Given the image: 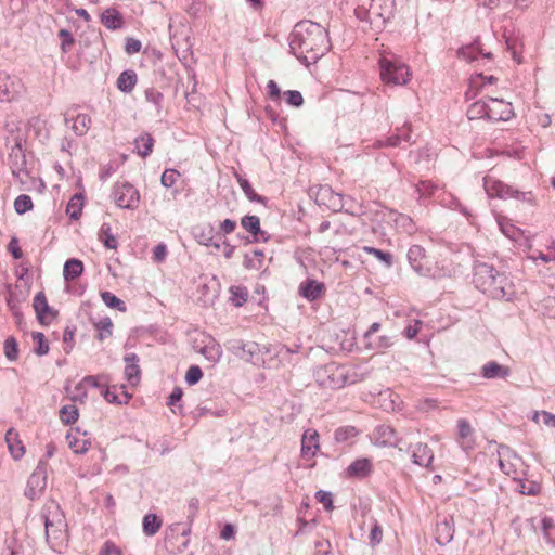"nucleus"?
I'll list each match as a JSON object with an SVG mask.
<instances>
[{"instance_id": "nucleus-50", "label": "nucleus", "mask_w": 555, "mask_h": 555, "mask_svg": "<svg viewBox=\"0 0 555 555\" xmlns=\"http://www.w3.org/2000/svg\"><path fill=\"white\" fill-rule=\"evenodd\" d=\"M4 354L10 361H16L18 358V345L14 337H9L4 341Z\"/></svg>"}, {"instance_id": "nucleus-44", "label": "nucleus", "mask_w": 555, "mask_h": 555, "mask_svg": "<svg viewBox=\"0 0 555 555\" xmlns=\"http://www.w3.org/2000/svg\"><path fill=\"white\" fill-rule=\"evenodd\" d=\"M101 298L104 301V304L112 309H116L121 312H125L127 310L126 304L111 292H102Z\"/></svg>"}, {"instance_id": "nucleus-12", "label": "nucleus", "mask_w": 555, "mask_h": 555, "mask_svg": "<svg viewBox=\"0 0 555 555\" xmlns=\"http://www.w3.org/2000/svg\"><path fill=\"white\" fill-rule=\"evenodd\" d=\"M455 441L457 446L466 453L469 454L476 448L475 428L466 418H459L456 422V436Z\"/></svg>"}, {"instance_id": "nucleus-33", "label": "nucleus", "mask_w": 555, "mask_h": 555, "mask_svg": "<svg viewBox=\"0 0 555 555\" xmlns=\"http://www.w3.org/2000/svg\"><path fill=\"white\" fill-rule=\"evenodd\" d=\"M83 208V197L81 194H75L70 197L66 206V214L70 219L78 220Z\"/></svg>"}, {"instance_id": "nucleus-19", "label": "nucleus", "mask_w": 555, "mask_h": 555, "mask_svg": "<svg viewBox=\"0 0 555 555\" xmlns=\"http://www.w3.org/2000/svg\"><path fill=\"white\" fill-rule=\"evenodd\" d=\"M499 454V466L501 470L506 475H513L516 473V464L513 462H519L520 459L508 448V447H501L498 451Z\"/></svg>"}, {"instance_id": "nucleus-8", "label": "nucleus", "mask_w": 555, "mask_h": 555, "mask_svg": "<svg viewBox=\"0 0 555 555\" xmlns=\"http://www.w3.org/2000/svg\"><path fill=\"white\" fill-rule=\"evenodd\" d=\"M113 197L120 208L133 209L140 202L139 191L129 182H117L114 186Z\"/></svg>"}, {"instance_id": "nucleus-31", "label": "nucleus", "mask_w": 555, "mask_h": 555, "mask_svg": "<svg viewBox=\"0 0 555 555\" xmlns=\"http://www.w3.org/2000/svg\"><path fill=\"white\" fill-rule=\"evenodd\" d=\"M360 434V430L352 425H345L338 427L334 433V439L338 443L348 442L356 439Z\"/></svg>"}, {"instance_id": "nucleus-43", "label": "nucleus", "mask_w": 555, "mask_h": 555, "mask_svg": "<svg viewBox=\"0 0 555 555\" xmlns=\"http://www.w3.org/2000/svg\"><path fill=\"white\" fill-rule=\"evenodd\" d=\"M99 240L104 244L106 248L116 249L118 242L115 235L112 233L109 225L103 224L99 231Z\"/></svg>"}, {"instance_id": "nucleus-11", "label": "nucleus", "mask_w": 555, "mask_h": 555, "mask_svg": "<svg viewBox=\"0 0 555 555\" xmlns=\"http://www.w3.org/2000/svg\"><path fill=\"white\" fill-rule=\"evenodd\" d=\"M33 309L36 313L37 321L42 326H49L59 317V311L51 307L43 292H39L33 299Z\"/></svg>"}, {"instance_id": "nucleus-26", "label": "nucleus", "mask_w": 555, "mask_h": 555, "mask_svg": "<svg viewBox=\"0 0 555 555\" xmlns=\"http://www.w3.org/2000/svg\"><path fill=\"white\" fill-rule=\"evenodd\" d=\"M201 353L212 364L217 363L222 356L221 346L212 338H208V341L201 349Z\"/></svg>"}, {"instance_id": "nucleus-60", "label": "nucleus", "mask_w": 555, "mask_h": 555, "mask_svg": "<svg viewBox=\"0 0 555 555\" xmlns=\"http://www.w3.org/2000/svg\"><path fill=\"white\" fill-rule=\"evenodd\" d=\"M8 250L11 253L14 259H21L23 257V251L18 245V240L16 237H12L9 245Z\"/></svg>"}, {"instance_id": "nucleus-48", "label": "nucleus", "mask_w": 555, "mask_h": 555, "mask_svg": "<svg viewBox=\"0 0 555 555\" xmlns=\"http://www.w3.org/2000/svg\"><path fill=\"white\" fill-rule=\"evenodd\" d=\"M34 207L30 196L22 194L18 195L14 201V209L18 215H23Z\"/></svg>"}, {"instance_id": "nucleus-35", "label": "nucleus", "mask_w": 555, "mask_h": 555, "mask_svg": "<svg viewBox=\"0 0 555 555\" xmlns=\"http://www.w3.org/2000/svg\"><path fill=\"white\" fill-rule=\"evenodd\" d=\"M318 201L330 208L335 209L340 204V196L334 194L330 188H321L318 193Z\"/></svg>"}, {"instance_id": "nucleus-28", "label": "nucleus", "mask_w": 555, "mask_h": 555, "mask_svg": "<svg viewBox=\"0 0 555 555\" xmlns=\"http://www.w3.org/2000/svg\"><path fill=\"white\" fill-rule=\"evenodd\" d=\"M83 272V263L79 259H69L64 264L63 275L66 281H74Z\"/></svg>"}, {"instance_id": "nucleus-14", "label": "nucleus", "mask_w": 555, "mask_h": 555, "mask_svg": "<svg viewBox=\"0 0 555 555\" xmlns=\"http://www.w3.org/2000/svg\"><path fill=\"white\" fill-rule=\"evenodd\" d=\"M489 119L495 121H507L514 117L512 103L498 98L488 100Z\"/></svg>"}, {"instance_id": "nucleus-21", "label": "nucleus", "mask_w": 555, "mask_h": 555, "mask_svg": "<svg viewBox=\"0 0 555 555\" xmlns=\"http://www.w3.org/2000/svg\"><path fill=\"white\" fill-rule=\"evenodd\" d=\"M372 463L369 459H357L347 467V475L349 477L363 478L371 474Z\"/></svg>"}, {"instance_id": "nucleus-4", "label": "nucleus", "mask_w": 555, "mask_h": 555, "mask_svg": "<svg viewBox=\"0 0 555 555\" xmlns=\"http://www.w3.org/2000/svg\"><path fill=\"white\" fill-rule=\"evenodd\" d=\"M380 79L386 85L401 86L411 79V72L406 64L390 54H383L378 61Z\"/></svg>"}, {"instance_id": "nucleus-46", "label": "nucleus", "mask_w": 555, "mask_h": 555, "mask_svg": "<svg viewBox=\"0 0 555 555\" xmlns=\"http://www.w3.org/2000/svg\"><path fill=\"white\" fill-rule=\"evenodd\" d=\"M98 333H99V339L103 340L112 335L113 332V322L108 317L100 319L94 324Z\"/></svg>"}, {"instance_id": "nucleus-64", "label": "nucleus", "mask_w": 555, "mask_h": 555, "mask_svg": "<svg viewBox=\"0 0 555 555\" xmlns=\"http://www.w3.org/2000/svg\"><path fill=\"white\" fill-rule=\"evenodd\" d=\"M219 229L223 234H231L236 229V222L231 219H225L220 223Z\"/></svg>"}, {"instance_id": "nucleus-2", "label": "nucleus", "mask_w": 555, "mask_h": 555, "mask_svg": "<svg viewBox=\"0 0 555 555\" xmlns=\"http://www.w3.org/2000/svg\"><path fill=\"white\" fill-rule=\"evenodd\" d=\"M473 283L481 293L496 300L512 301L516 295L513 281L486 262L475 263Z\"/></svg>"}, {"instance_id": "nucleus-15", "label": "nucleus", "mask_w": 555, "mask_h": 555, "mask_svg": "<svg viewBox=\"0 0 555 555\" xmlns=\"http://www.w3.org/2000/svg\"><path fill=\"white\" fill-rule=\"evenodd\" d=\"M320 450L319 433L313 428L305 430L301 438V457L311 461Z\"/></svg>"}, {"instance_id": "nucleus-36", "label": "nucleus", "mask_w": 555, "mask_h": 555, "mask_svg": "<svg viewBox=\"0 0 555 555\" xmlns=\"http://www.w3.org/2000/svg\"><path fill=\"white\" fill-rule=\"evenodd\" d=\"M102 23L109 29H117L122 25V17L115 9H107L102 14Z\"/></svg>"}, {"instance_id": "nucleus-56", "label": "nucleus", "mask_w": 555, "mask_h": 555, "mask_svg": "<svg viewBox=\"0 0 555 555\" xmlns=\"http://www.w3.org/2000/svg\"><path fill=\"white\" fill-rule=\"evenodd\" d=\"M202 377H203V373H202V370L199 369V366L192 365L186 371L185 382L189 385H195L196 383H198L201 380Z\"/></svg>"}, {"instance_id": "nucleus-29", "label": "nucleus", "mask_w": 555, "mask_h": 555, "mask_svg": "<svg viewBox=\"0 0 555 555\" xmlns=\"http://www.w3.org/2000/svg\"><path fill=\"white\" fill-rule=\"evenodd\" d=\"M376 441L380 446H393L398 447L401 450V447L399 446V442L397 441L395 437V430L389 426H380L377 428L376 431Z\"/></svg>"}, {"instance_id": "nucleus-20", "label": "nucleus", "mask_w": 555, "mask_h": 555, "mask_svg": "<svg viewBox=\"0 0 555 555\" xmlns=\"http://www.w3.org/2000/svg\"><path fill=\"white\" fill-rule=\"evenodd\" d=\"M125 362H126L125 377L131 385H133V386L138 385L139 380H140V375H141V370L138 364V362H139L138 356L134 353L128 354L125 358Z\"/></svg>"}, {"instance_id": "nucleus-18", "label": "nucleus", "mask_w": 555, "mask_h": 555, "mask_svg": "<svg viewBox=\"0 0 555 555\" xmlns=\"http://www.w3.org/2000/svg\"><path fill=\"white\" fill-rule=\"evenodd\" d=\"M5 443L11 456L18 461L26 453V447L14 428H10L5 434Z\"/></svg>"}, {"instance_id": "nucleus-49", "label": "nucleus", "mask_w": 555, "mask_h": 555, "mask_svg": "<svg viewBox=\"0 0 555 555\" xmlns=\"http://www.w3.org/2000/svg\"><path fill=\"white\" fill-rule=\"evenodd\" d=\"M436 540L441 545H446L451 542V530L447 521L437 525Z\"/></svg>"}, {"instance_id": "nucleus-23", "label": "nucleus", "mask_w": 555, "mask_h": 555, "mask_svg": "<svg viewBox=\"0 0 555 555\" xmlns=\"http://www.w3.org/2000/svg\"><path fill=\"white\" fill-rule=\"evenodd\" d=\"M324 292V285L315 280H308L300 284L299 293L308 300H315Z\"/></svg>"}, {"instance_id": "nucleus-24", "label": "nucleus", "mask_w": 555, "mask_h": 555, "mask_svg": "<svg viewBox=\"0 0 555 555\" xmlns=\"http://www.w3.org/2000/svg\"><path fill=\"white\" fill-rule=\"evenodd\" d=\"M498 223H499V227H500V230L502 231V233L506 237H508L509 240H512L514 242H519L524 237V235H525L524 230H521L520 228H517L516 225H514L505 217L500 218L498 220Z\"/></svg>"}, {"instance_id": "nucleus-37", "label": "nucleus", "mask_w": 555, "mask_h": 555, "mask_svg": "<svg viewBox=\"0 0 555 555\" xmlns=\"http://www.w3.org/2000/svg\"><path fill=\"white\" fill-rule=\"evenodd\" d=\"M468 119L488 118V102L477 101L473 103L467 109Z\"/></svg>"}, {"instance_id": "nucleus-32", "label": "nucleus", "mask_w": 555, "mask_h": 555, "mask_svg": "<svg viewBox=\"0 0 555 555\" xmlns=\"http://www.w3.org/2000/svg\"><path fill=\"white\" fill-rule=\"evenodd\" d=\"M117 387H112V388H107L105 389L103 396L105 398V400L109 403H117V404H127L129 402V400L131 399V395L128 393L126 390H125V387L122 386L121 387V392L120 395L117 392Z\"/></svg>"}, {"instance_id": "nucleus-39", "label": "nucleus", "mask_w": 555, "mask_h": 555, "mask_svg": "<svg viewBox=\"0 0 555 555\" xmlns=\"http://www.w3.org/2000/svg\"><path fill=\"white\" fill-rule=\"evenodd\" d=\"M78 416H79L78 408L74 403L66 404V405L62 406L60 410V420L65 425H70V424L76 423V421L78 420Z\"/></svg>"}, {"instance_id": "nucleus-16", "label": "nucleus", "mask_w": 555, "mask_h": 555, "mask_svg": "<svg viewBox=\"0 0 555 555\" xmlns=\"http://www.w3.org/2000/svg\"><path fill=\"white\" fill-rule=\"evenodd\" d=\"M242 228L251 234L253 242H268L270 235L261 229L260 218L255 215H246L241 219Z\"/></svg>"}, {"instance_id": "nucleus-30", "label": "nucleus", "mask_w": 555, "mask_h": 555, "mask_svg": "<svg viewBox=\"0 0 555 555\" xmlns=\"http://www.w3.org/2000/svg\"><path fill=\"white\" fill-rule=\"evenodd\" d=\"M134 145L137 153L144 158L152 153L154 139L150 133H143L134 140Z\"/></svg>"}, {"instance_id": "nucleus-3", "label": "nucleus", "mask_w": 555, "mask_h": 555, "mask_svg": "<svg viewBox=\"0 0 555 555\" xmlns=\"http://www.w3.org/2000/svg\"><path fill=\"white\" fill-rule=\"evenodd\" d=\"M395 12V0H369L359 4L354 13L361 21H366L372 29L380 30L391 20Z\"/></svg>"}, {"instance_id": "nucleus-62", "label": "nucleus", "mask_w": 555, "mask_h": 555, "mask_svg": "<svg viewBox=\"0 0 555 555\" xmlns=\"http://www.w3.org/2000/svg\"><path fill=\"white\" fill-rule=\"evenodd\" d=\"M268 95L272 101H276L281 96V90L274 80H269L267 85Z\"/></svg>"}, {"instance_id": "nucleus-13", "label": "nucleus", "mask_w": 555, "mask_h": 555, "mask_svg": "<svg viewBox=\"0 0 555 555\" xmlns=\"http://www.w3.org/2000/svg\"><path fill=\"white\" fill-rule=\"evenodd\" d=\"M457 57L467 63H475L480 61H491L493 55L491 52H485L480 40L476 39L472 43L460 48L457 50Z\"/></svg>"}, {"instance_id": "nucleus-61", "label": "nucleus", "mask_w": 555, "mask_h": 555, "mask_svg": "<svg viewBox=\"0 0 555 555\" xmlns=\"http://www.w3.org/2000/svg\"><path fill=\"white\" fill-rule=\"evenodd\" d=\"M101 550L103 555H122V551L112 541H106Z\"/></svg>"}, {"instance_id": "nucleus-17", "label": "nucleus", "mask_w": 555, "mask_h": 555, "mask_svg": "<svg viewBox=\"0 0 555 555\" xmlns=\"http://www.w3.org/2000/svg\"><path fill=\"white\" fill-rule=\"evenodd\" d=\"M66 441L69 449L76 454H85L91 447V440L87 437V433H81L78 428L67 433Z\"/></svg>"}, {"instance_id": "nucleus-5", "label": "nucleus", "mask_w": 555, "mask_h": 555, "mask_svg": "<svg viewBox=\"0 0 555 555\" xmlns=\"http://www.w3.org/2000/svg\"><path fill=\"white\" fill-rule=\"evenodd\" d=\"M46 535L51 547L60 550L66 542V522L64 516L55 506L53 513H50L44 518Z\"/></svg>"}, {"instance_id": "nucleus-52", "label": "nucleus", "mask_w": 555, "mask_h": 555, "mask_svg": "<svg viewBox=\"0 0 555 555\" xmlns=\"http://www.w3.org/2000/svg\"><path fill=\"white\" fill-rule=\"evenodd\" d=\"M254 257L257 260V263H255V260L249 258L247 255L245 256V267L247 269H260L263 264L264 259V253L262 250L256 249L253 253Z\"/></svg>"}, {"instance_id": "nucleus-10", "label": "nucleus", "mask_w": 555, "mask_h": 555, "mask_svg": "<svg viewBox=\"0 0 555 555\" xmlns=\"http://www.w3.org/2000/svg\"><path fill=\"white\" fill-rule=\"evenodd\" d=\"M318 382L325 388L337 389L346 383L344 370L335 363H330L318 371Z\"/></svg>"}, {"instance_id": "nucleus-55", "label": "nucleus", "mask_w": 555, "mask_h": 555, "mask_svg": "<svg viewBox=\"0 0 555 555\" xmlns=\"http://www.w3.org/2000/svg\"><path fill=\"white\" fill-rule=\"evenodd\" d=\"M315 499L324 506L326 511H332L334 508L333 496L331 492L319 490L315 493Z\"/></svg>"}, {"instance_id": "nucleus-25", "label": "nucleus", "mask_w": 555, "mask_h": 555, "mask_svg": "<svg viewBox=\"0 0 555 555\" xmlns=\"http://www.w3.org/2000/svg\"><path fill=\"white\" fill-rule=\"evenodd\" d=\"M413 462L420 466H428L433 461L430 449L423 443H416L412 450Z\"/></svg>"}, {"instance_id": "nucleus-6", "label": "nucleus", "mask_w": 555, "mask_h": 555, "mask_svg": "<svg viewBox=\"0 0 555 555\" xmlns=\"http://www.w3.org/2000/svg\"><path fill=\"white\" fill-rule=\"evenodd\" d=\"M483 186L487 194L491 197L496 196L500 198H516L528 203L533 202V195L531 192H520L502 181L492 179L491 177L483 178Z\"/></svg>"}, {"instance_id": "nucleus-58", "label": "nucleus", "mask_w": 555, "mask_h": 555, "mask_svg": "<svg viewBox=\"0 0 555 555\" xmlns=\"http://www.w3.org/2000/svg\"><path fill=\"white\" fill-rule=\"evenodd\" d=\"M533 420L538 423L542 422L544 425H546L548 427H555V415L550 412H546V411H542L541 413L537 412L534 414Z\"/></svg>"}, {"instance_id": "nucleus-7", "label": "nucleus", "mask_w": 555, "mask_h": 555, "mask_svg": "<svg viewBox=\"0 0 555 555\" xmlns=\"http://www.w3.org/2000/svg\"><path fill=\"white\" fill-rule=\"evenodd\" d=\"M25 92V83L20 77L0 73V102L17 101Z\"/></svg>"}, {"instance_id": "nucleus-63", "label": "nucleus", "mask_w": 555, "mask_h": 555, "mask_svg": "<svg viewBox=\"0 0 555 555\" xmlns=\"http://www.w3.org/2000/svg\"><path fill=\"white\" fill-rule=\"evenodd\" d=\"M141 42L134 38H128L126 42V52L128 54L138 53L141 50Z\"/></svg>"}, {"instance_id": "nucleus-38", "label": "nucleus", "mask_w": 555, "mask_h": 555, "mask_svg": "<svg viewBox=\"0 0 555 555\" xmlns=\"http://www.w3.org/2000/svg\"><path fill=\"white\" fill-rule=\"evenodd\" d=\"M230 300L235 307L243 306L248 298V291L244 286L234 285L230 289Z\"/></svg>"}, {"instance_id": "nucleus-53", "label": "nucleus", "mask_w": 555, "mask_h": 555, "mask_svg": "<svg viewBox=\"0 0 555 555\" xmlns=\"http://www.w3.org/2000/svg\"><path fill=\"white\" fill-rule=\"evenodd\" d=\"M237 181L241 189L250 201L261 202V197L255 192L251 184L246 179L238 177Z\"/></svg>"}, {"instance_id": "nucleus-27", "label": "nucleus", "mask_w": 555, "mask_h": 555, "mask_svg": "<svg viewBox=\"0 0 555 555\" xmlns=\"http://www.w3.org/2000/svg\"><path fill=\"white\" fill-rule=\"evenodd\" d=\"M138 81V76L133 70H124L117 78L116 86L121 92H131Z\"/></svg>"}, {"instance_id": "nucleus-40", "label": "nucleus", "mask_w": 555, "mask_h": 555, "mask_svg": "<svg viewBox=\"0 0 555 555\" xmlns=\"http://www.w3.org/2000/svg\"><path fill=\"white\" fill-rule=\"evenodd\" d=\"M92 119L87 114H78L73 122V130L78 135H83L90 129Z\"/></svg>"}, {"instance_id": "nucleus-51", "label": "nucleus", "mask_w": 555, "mask_h": 555, "mask_svg": "<svg viewBox=\"0 0 555 555\" xmlns=\"http://www.w3.org/2000/svg\"><path fill=\"white\" fill-rule=\"evenodd\" d=\"M179 178V171L176 169H166L162 175L160 182L165 188H171L176 184Z\"/></svg>"}, {"instance_id": "nucleus-34", "label": "nucleus", "mask_w": 555, "mask_h": 555, "mask_svg": "<svg viewBox=\"0 0 555 555\" xmlns=\"http://www.w3.org/2000/svg\"><path fill=\"white\" fill-rule=\"evenodd\" d=\"M103 380L104 376L101 375H90L85 377L81 382L77 384L76 389L78 390V393H76L75 397L86 396V390L88 387L96 388L103 386Z\"/></svg>"}, {"instance_id": "nucleus-47", "label": "nucleus", "mask_w": 555, "mask_h": 555, "mask_svg": "<svg viewBox=\"0 0 555 555\" xmlns=\"http://www.w3.org/2000/svg\"><path fill=\"white\" fill-rule=\"evenodd\" d=\"M57 36L61 39L60 49L62 53L69 52L76 42L73 34L67 29H60Z\"/></svg>"}, {"instance_id": "nucleus-45", "label": "nucleus", "mask_w": 555, "mask_h": 555, "mask_svg": "<svg viewBox=\"0 0 555 555\" xmlns=\"http://www.w3.org/2000/svg\"><path fill=\"white\" fill-rule=\"evenodd\" d=\"M393 345V336L380 335L374 341L367 343L369 349H374L384 352Z\"/></svg>"}, {"instance_id": "nucleus-59", "label": "nucleus", "mask_w": 555, "mask_h": 555, "mask_svg": "<svg viewBox=\"0 0 555 555\" xmlns=\"http://www.w3.org/2000/svg\"><path fill=\"white\" fill-rule=\"evenodd\" d=\"M422 322L418 321V320H415L413 322V324H410L405 327L404 330V335L408 339H413L417 334L418 332L421 331L422 328Z\"/></svg>"}, {"instance_id": "nucleus-41", "label": "nucleus", "mask_w": 555, "mask_h": 555, "mask_svg": "<svg viewBox=\"0 0 555 555\" xmlns=\"http://www.w3.org/2000/svg\"><path fill=\"white\" fill-rule=\"evenodd\" d=\"M162 520L155 514H147L143 518V532L146 535H154L158 532Z\"/></svg>"}, {"instance_id": "nucleus-54", "label": "nucleus", "mask_w": 555, "mask_h": 555, "mask_svg": "<svg viewBox=\"0 0 555 555\" xmlns=\"http://www.w3.org/2000/svg\"><path fill=\"white\" fill-rule=\"evenodd\" d=\"M363 250L369 254V255H373L374 257H376L377 259L384 261L385 263H387L388 266L391 264V261H392V256L389 254V253H384L383 250L380 249H377V248H374V247H371V246H364L363 247Z\"/></svg>"}, {"instance_id": "nucleus-57", "label": "nucleus", "mask_w": 555, "mask_h": 555, "mask_svg": "<svg viewBox=\"0 0 555 555\" xmlns=\"http://www.w3.org/2000/svg\"><path fill=\"white\" fill-rule=\"evenodd\" d=\"M284 96L286 99V102L295 107H299L304 102L301 93L296 90H289L284 92Z\"/></svg>"}, {"instance_id": "nucleus-22", "label": "nucleus", "mask_w": 555, "mask_h": 555, "mask_svg": "<svg viewBox=\"0 0 555 555\" xmlns=\"http://www.w3.org/2000/svg\"><path fill=\"white\" fill-rule=\"evenodd\" d=\"M481 375L487 379L505 378L509 375V367L490 361L482 366Z\"/></svg>"}, {"instance_id": "nucleus-9", "label": "nucleus", "mask_w": 555, "mask_h": 555, "mask_svg": "<svg viewBox=\"0 0 555 555\" xmlns=\"http://www.w3.org/2000/svg\"><path fill=\"white\" fill-rule=\"evenodd\" d=\"M9 159L11 164L12 175L18 179L21 183H24L22 176H30V168L26 158L24 143L22 139H17L15 145L12 147Z\"/></svg>"}, {"instance_id": "nucleus-1", "label": "nucleus", "mask_w": 555, "mask_h": 555, "mask_svg": "<svg viewBox=\"0 0 555 555\" xmlns=\"http://www.w3.org/2000/svg\"><path fill=\"white\" fill-rule=\"evenodd\" d=\"M291 49L298 59L315 62L328 49L325 29L312 21L299 22L292 35Z\"/></svg>"}, {"instance_id": "nucleus-42", "label": "nucleus", "mask_w": 555, "mask_h": 555, "mask_svg": "<svg viewBox=\"0 0 555 555\" xmlns=\"http://www.w3.org/2000/svg\"><path fill=\"white\" fill-rule=\"evenodd\" d=\"M31 338L34 343V352L37 356H44L49 352L50 347L49 343L46 339V336L41 332H33Z\"/></svg>"}]
</instances>
